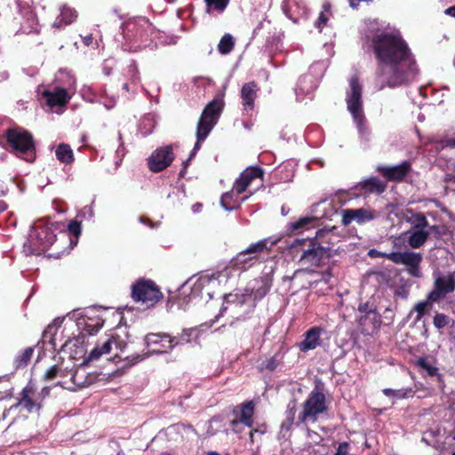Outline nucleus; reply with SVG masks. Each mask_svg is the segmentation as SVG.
Segmentation results:
<instances>
[{"instance_id":"nucleus-1","label":"nucleus","mask_w":455,"mask_h":455,"mask_svg":"<svg viewBox=\"0 0 455 455\" xmlns=\"http://www.w3.org/2000/svg\"><path fill=\"white\" fill-rule=\"evenodd\" d=\"M371 24L366 34L378 61L374 89L395 88L413 83L419 68L407 43L398 31L376 28Z\"/></svg>"},{"instance_id":"nucleus-2","label":"nucleus","mask_w":455,"mask_h":455,"mask_svg":"<svg viewBox=\"0 0 455 455\" xmlns=\"http://www.w3.org/2000/svg\"><path fill=\"white\" fill-rule=\"evenodd\" d=\"M238 275L239 273L230 261L220 264L215 271L193 276L188 281V283L191 284L190 296L204 298L205 295L211 299L218 290L235 279Z\"/></svg>"},{"instance_id":"nucleus-3","label":"nucleus","mask_w":455,"mask_h":455,"mask_svg":"<svg viewBox=\"0 0 455 455\" xmlns=\"http://www.w3.org/2000/svg\"><path fill=\"white\" fill-rule=\"evenodd\" d=\"M331 231L318 230L313 239H296L290 246L293 259L302 265L319 266L331 256L329 243L323 240Z\"/></svg>"},{"instance_id":"nucleus-4","label":"nucleus","mask_w":455,"mask_h":455,"mask_svg":"<svg viewBox=\"0 0 455 455\" xmlns=\"http://www.w3.org/2000/svg\"><path fill=\"white\" fill-rule=\"evenodd\" d=\"M346 103L347 111L350 113L357 129L361 143L368 145L371 140V132L363 108V86L356 76H353L348 81Z\"/></svg>"},{"instance_id":"nucleus-5","label":"nucleus","mask_w":455,"mask_h":455,"mask_svg":"<svg viewBox=\"0 0 455 455\" xmlns=\"http://www.w3.org/2000/svg\"><path fill=\"white\" fill-rule=\"evenodd\" d=\"M55 228L44 220L36 221L24 243V251L40 255L45 252L56 241Z\"/></svg>"},{"instance_id":"nucleus-6","label":"nucleus","mask_w":455,"mask_h":455,"mask_svg":"<svg viewBox=\"0 0 455 455\" xmlns=\"http://www.w3.org/2000/svg\"><path fill=\"white\" fill-rule=\"evenodd\" d=\"M7 149L27 162L34 161L36 147L33 136L27 130L14 126L5 133Z\"/></svg>"},{"instance_id":"nucleus-7","label":"nucleus","mask_w":455,"mask_h":455,"mask_svg":"<svg viewBox=\"0 0 455 455\" xmlns=\"http://www.w3.org/2000/svg\"><path fill=\"white\" fill-rule=\"evenodd\" d=\"M279 240V237H267L251 243L246 249L238 252L229 261L238 273L246 271L256 263L262 252L269 251Z\"/></svg>"},{"instance_id":"nucleus-8","label":"nucleus","mask_w":455,"mask_h":455,"mask_svg":"<svg viewBox=\"0 0 455 455\" xmlns=\"http://www.w3.org/2000/svg\"><path fill=\"white\" fill-rule=\"evenodd\" d=\"M224 107V101L222 97H218L209 102L204 108L200 120L197 124L196 137L197 141L196 142L193 150L198 151L200 144L204 141L210 132L212 130L214 125L220 116V113Z\"/></svg>"},{"instance_id":"nucleus-9","label":"nucleus","mask_w":455,"mask_h":455,"mask_svg":"<svg viewBox=\"0 0 455 455\" xmlns=\"http://www.w3.org/2000/svg\"><path fill=\"white\" fill-rule=\"evenodd\" d=\"M68 317L71 321L70 329L76 327L78 332L85 336L97 333L103 326V321L95 315L92 309L74 310L68 313Z\"/></svg>"},{"instance_id":"nucleus-10","label":"nucleus","mask_w":455,"mask_h":455,"mask_svg":"<svg viewBox=\"0 0 455 455\" xmlns=\"http://www.w3.org/2000/svg\"><path fill=\"white\" fill-rule=\"evenodd\" d=\"M132 297L135 301L141 302L149 307L157 303L163 294L153 281L140 279L132 285Z\"/></svg>"},{"instance_id":"nucleus-11","label":"nucleus","mask_w":455,"mask_h":455,"mask_svg":"<svg viewBox=\"0 0 455 455\" xmlns=\"http://www.w3.org/2000/svg\"><path fill=\"white\" fill-rule=\"evenodd\" d=\"M62 342H60V350L68 352L71 356H76L84 353V344L85 342L86 336L81 332L77 335L71 331L70 327L67 328V324L60 331Z\"/></svg>"},{"instance_id":"nucleus-12","label":"nucleus","mask_w":455,"mask_h":455,"mask_svg":"<svg viewBox=\"0 0 455 455\" xmlns=\"http://www.w3.org/2000/svg\"><path fill=\"white\" fill-rule=\"evenodd\" d=\"M387 259L395 264H403L408 273L414 277L420 276L419 264L422 260L420 253L413 251L389 252Z\"/></svg>"},{"instance_id":"nucleus-13","label":"nucleus","mask_w":455,"mask_h":455,"mask_svg":"<svg viewBox=\"0 0 455 455\" xmlns=\"http://www.w3.org/2000/svg\"><path fill=\"white\" fill-rule=\"evenodd\" d=\"M174 160L172 146L156 148L148 159V165L151 172H159L171 165Z\"/></svg>"},{"instance_id":"nucleus-14","label":"nucleus","mask_w":455,"mask_h":455,"mask_svg":"<svg viewBox=\"0 0 455 455\" xmlns=\"http://www.w3.org/2000/svg\"><path fill=\"white\" fill-rule=\"evenodd\" d=\"M328 409L326 400H306L303 403V411L299 417L300 422H315L317 417Z\"/></svg>"},{"instance_id":"nucleus-15","label":"nucleus","mask_w":455,"mask_h":455,"mask_svg":"<svg viewBox=\"0 0 455 455\" xmlns=\"http://www.w3.org/2000/svg\"><path fill=\"white\" fill-rule=\"evenodd\" d=\"M43 98L50 108L63 107L71 99V95L64 88L55 86L52 89L41 91Z\"/></svg>"},{"instance_id":"nucleus-16","label":"nucleus","mask_w":455,"mask_h":455,"mask_svg":"<svg viewBox=\"0 0 455 455\" xmlns=\"http://www.w3.org/2000/svg\"><path fill=\"white\" fill-rule=\"evenodd\" d=\"M375 213L367 208L346 209L342 211V223L346 226L353 221L363 224L375 219Z\"/></svg>"},{"instance_id":"nucleus-17","label":"nucleus","mask_w":455,"mask_h":455,"mask_svg":"<svg viewBox=\"0 0 455 455\" xmlns=\"http://www.w3.org/2000/svg\"><path fill=\"white\" fill-rule=\"evenodd\" d=\"M62 342L60 327L55 324H50L46 327L42 334L38 346L43 349L49 351H56L59 343Z\"/></svg>"},{"instance_id":"nucleus-18","label":"nucleus","mask_w":455,"mask_h":455,"mask_svg":"<svg viewBox=\"0 0 455 455\" xmlns=\"http://www.w3.org/2000/svg\"><path fill=\"white\" fill-rule=\"evenodd\" d=\"M271 283V278L268 275H266L250 282L245 291L250 292L249 295L253 297V300H259L268 292Z\"/></svg>"},{"instance_id":"nucleus-19","label":"nucleus","mask_w":455,"mask_h":455,"mask_svg":"<svg viewBox=\"0 0 455 455\" xmlns=\"http://www.w3.org/2000/svg\"><path fill=\"white\" fill-rule=\"evenodd\" d=\"M411 169V164L408 161H404L400 164L394 166H378L377 170L380 172L383 176L388 180L400 181L409 172Z\"/></svg>"},{"instance_id":"nucleus-20","label":"nucleus","mask_w":455,"mask_h":455,"mask_svg":"<svg viewBox=\"0 0 455 455\" xmlns=\"http://www.w3.org/2000/svg\"><path fill=\"white\" fill-rule=\"evenodd\" d=\"M396 215L401 220L411 224L415 229L426 228L428 226V221L424 214L414 212L411 208L403 209Z\"/></svg>"},{"instance_id":"nucleus-21","label":"nucleus","mask_w":455,"mask_h":455,"mask_svg":"<svg viewBox=\"0 0 455 455\" xmlns=\"http://www.w3.org/2000/svg\"><path fill=\"white\" fill-rule=\"evenodd\" d=\"M335 208L332 202L329 199H323L314 204L310 208V216L315 222L319 220L328 219L333 215Z\"/></svg>"},{"instance_id":"nucleus-22","label":"nucleus","mask_w":455,"mask_h":455,"mask_svg":"<svg viewBox=\"0 0 455 455\" xmlns=\"http://www.w3.org/2000/svg\"><path fill=\"white\" fill-rule=\"evenodd\" d=\"M323 329L320 327H312L305 333V339L299 343V348L302 352H307L316 348L321 344V334Z\"/></svg>"},{"instance_id":"nucleus-23","label":"nucleus","mask_w":455,"mask_h":455,"mask_svg":"<svg viewBox=\"0 0 455 455\" xmlns=\"http://www.w3.org/2000/svg\"><path fill=\"white\" fill-rule=\"evenodd\" d=\"M254 403L252 400L243 403L240 405L238 417L231 421V426L235 428L239 423L251 427L253 425Z\"/></svg>"},{"instance_id":"nucleus-24","label":"nucleus","mask_w":455,"mask_h":455,"mask_svg":"<svg viewBox=\"0 0 455 455\" xmlns=\"http://www.w3.org/2000/svg\"><path fill=\"white\" fill-rule=\"evenodd\" d=\"M379 315L376 312L375 308H370L367 311V315H362L359 317L361 331L364 334L373 332L379 326Z\"/></svg>"},{"instance_id":"nucleus-25","label":"nucleus","mask_w":455,"mask_h":455,"mask_svg":"<svg viewBox=\"0 0 455 455\" xmlns=\"http://www.w3.org/2000/svg\"><path fill=\"white\" fill-rule=\"evenodd\" d=\"M258 90L259 89L255 82H249L243 85L241 90V98L245 111H251L253 109Z\"/></svg>"},{"instance_id":"nucleus-26","label":"nucleus","mask_w":455,"mask_h":455,"mask_svg":"<svg viewBox=\"0 0 455 455\" xmlns=\"http://www.w3.org/2000/svg\"><path fill=\"white\" fill-rule=\"evenodd\" d=\"M112 348V339H106L105 340L98 341L94 348L90 352L87 358L85 359V363H92L98 361L102 355L109 354Z\"/></svg>"},{"instance_id":"nucleus-27","label":"nucleus","mask_w":455,"mask_h":455,"mask_svg":"<svg viewBox=\"0 0 455 455\" xmlns=\"http://www.w3.org/2000/svg\"><path fill=\"white\" fill-rule=\"evenodd\" d=\"M251 195L252 192H251L249 196L239 199L235 192L232 190L221 196L220 204L224 210L231 212L238 208L240 204L245 202Z\"/></svg>"},{"instance_id":"nucleus-28","label":"nucleus","mask_w":455,"mask_h":455,"mask_svg":"<svg viewBox=\"0 0 455 455\" xmlns=\"http://www.w3.org/2000/svg\"><path fill=\"white\" fill-rule=\"evenodd\" d=\"M436 226H433L430 228L429 230H426L425 228L416 229L415 231L409 233L408 236V243L409 245L413 248L417 249L421 247L426 241L427 240L428 236L430 235L431 231H434L436 229Z\"/></svg>"},{"instance_id":"nucleus-29","label":"nucleus","mask_w":455,"mask_h":455,"mask_svg":"<svg viewBox=\"0 0 455 455\" xmlns=\"http://www.w3.org/2000/svg\"><path fill=\"white\" fill-rule=\"evenodd\" d=\"M435 287L444 295L455 290V276L453 274L438 275L435 280Z\"/></svg>"},{"instance_id":"nucleus-30","label":"nucleus","mask_w":455,"mask_h":455,"mask_svg":"<svg viewBox=\"0 0 455 455\" xmlns=\"http://www.w3.org/2000/svg\"><path fill=\"white\" fill-rule=\"evenodd\" d=\"M76 12L66 5L60 9V17L53 22V28H60L62 24L69 25L76 19Z\"/></svg>"},{"instance_id":"nucleus-31","label":"nucleus","mask_w":455,"mask_h":455,"mask_svg":"<svg viewBox=\"0 0 455 455\" xmlns=\"http://www.w3.org/2000/svg\"><path fill=\"white\" fill-rule=\"evenodd\" d=\"M26 22L21 24L20 30L22 33H38L39 25L35 13L28 8L25 12Z\"/></svg>"},{"instance_id":"nucleus-32","label":"nucleus","mask_w":455,"mask_h":455,"mask_svg":"<svg viewBox=\"0 0 455 455\" xmlns=\"http://www.w3.org/2000/svg\"><path fill=\"white\" fill-rule=\"evenodd\" d=\"M55 156L57 159L63 164H71L74 162L73 150L69 145L61 143L55 150Z\"/></svg>"},{"instance_id":"nucleus-33","label":"nucleus","mask_w":455,"mask_h":455,"mask_svg":"<svg viewBox=\"0 0 455 455\" xmlns=\"http://www.w3.org/2000/svg\"><path fill=\"white\" fill-rule=\"evenodd\" d=\"M179 344L180 341L178 340V337H172L169 334L164 333V336L163 337V342H161L160 347L156 348H152V353L161 354L168 352L173 349Z\"/></svg>"},{"instance_id":"nucleus-34","label":"nucleus","mask_w":455,"mask_h":455,"mask_svg":"<svg viewBox=\"0 0 455 455\" xmlns=\"http://www.w3.org/2000/svg\"><path fill=\"white\" fill-rule=\"evenodd\" d=\"M206 12L211 15L222 13L228 5L229 0H204Z\"/></svg>"},{"instance_id":"nucleus-35","label":"nucleus","mask_w":455,"mask_h":455,"mask_svg":"<svg viewBox=\"0 0 455 455\" xmlns=\"http://www.w3.org/2000/svg\"><path fill=\"white\" fill-rule=\"evenodd\" d=\"M33 354H34L33 347H26L24 350L20 352L16 355V357L13 361L15 370L25 367L28 364V363L30 361Z\"/></svg>"},{"instance_id":"nucleus-36","label":"nucleus","mask_w":455,"mask_h":455,"mask_svg":"<svg viewBox=\"0 0 455 455\" xmlns=\"http://www.w3.org/2000/svg\"><path fill=\"white\" fill-rule=\"evenodd\" d=\"M315 85L313 83L311 76H303L299 79L298 85L296 88L297 96L301 94H309Z\"/></svg>"},{"instance_id":"nucleus-37","label":"nucleus","mask_w":455,"mask_h":455,"mask_svg":"<svg viewBox=\"0 0 455 455\" xmlns=\"http://www.w3.org/2000/svg\"><path fill=\"white\" fill-rule=\"evenodd\" d=\"M363 188L370 192L381 194L386 189V184L378 178L372 177L363 182Z\"/></svg>"},{"instance_id":"nucleus-38","label":"nucleus","mask_w":455,"mask_h":455,"mask_svg":"<svg viewBox=\"0 0 455 455\" xmlns=\"http://www.w3.org/2000/svg\"><path fill=\"white\" fill-rule=\"evenodd\" d=\"M235 46V39L232 35L227 33L220 40L218 44V51L220 54H228Z\"/></svg>"},{"instance_id":"nucleus-39","label":"nucleus","mask_w":455,"mask_h":455,"mask_svg":"<svg viewBox=\"0 0 455 455\" xmlns=\"http://www.w3.org/2000/svg\"><path fill=\"white\" fill-rule=\"evenodd\" d=\"M262 170L258 167H250L244 170L239 176V179L250 186L251 181L257 178L262 177Z\"/></svg>"},{"instance_id":"nucleus-40","label":"nucleus","mask_w":455,"mask_h":455,"mask_svg":"<svg viewBox=\"0 0 455 455\" xmlns=\"http://www.w3.org/2000/svg\"><path fill=\"white\" fill-rule=\"evenodd\" d=\"M315 222L313 220L311 216H305L299 218L298 220L291 222L290 230L299 231L302 229H307L311 227H315Z\"/></svg>"},{"instance_id":"nucleus-41","label":"nucleus","mask_w":455,"mask_h":455,"mask_svg":"<svg viewBox=\"0 0 455 455\" xmlns=\"http://www.w3.org/2000/svg\"><path fill=\"white\" fill-rule=\"evenodd\" d=\"M16 406L29 413L38 411L41 408V405L36 403V400H18Z\"/></svg>"},{"instance_id":"nucleus-42","label":"nucleus","mask_w":455,"mask_h":455,"mask_svg":"<svg viewBox=\"0 0 455 455\" xmlns=\"http://www.w3.org/2000/svg\"><path fill=\"white\" fill-rule=\"evenodd\" d=\"M164 333H148L145 336L144 341L147 347L150 348L154 346H157L158 347L163 342V337Z\"/></svg>"},{"instance_id":"nucleus-43","label":"nucleus","mask_w":455,"mask_h":455,"mask_svg":"<svg viewBox=\"0 0 455 455\" xmlns=\"http://www.w3.org/2000/svg\"><path fill=\"white\" fill-rule=\"evenodd\" d=\"M417 364L419 367H420V369L425 371L427 372V374L429 376H435L437 374V371H438L437 368L431 365L425 358H419L417 361Z\"/></svg>"},{"instance_id":"nucleus-44","label":"nucleus","mask_w":455,"mask_h":455,"mask_svg":"<svg viewBox=\"0 0 455 455\" xmlns=\"http://www.w3.org/2000/svg\"><path fill=\"white\" fill-rule=\"evenodd\" d=\"M278 365H279L278 359L276 358V356H273L271 358H268V359L263 361L259 364V370L260 371L267 370L269 371H274L277 368Z\"/></svg>"},{"instance_id":"nucleus-45","label":"nucleus","mask_w":455,"mask_h":455,"mask_svg":"<svg viewBox=\"0 0 455 455\" xmlns=\"http://www.w3.org/2000/svg\"><path fill=\"white\" fill-rule=\"evenodd\" d=\"M94 217V211L92 205H85L81 209L79 213L77 214V218L81 220H91Z\"/></svg>"},{"instance_id":"nucleus-46","label":"nucleus","mask_w":455,"mask_h":455,"mask_svg":"<svg viewBox=\"0 0 455 455\" xmlns=\"http://www.w3.org/2000/svg\"><path fill=\"white\" fill-rule=\"evenodd\" d=\"M430 307L431 305L427 300L419 301L415 305L414 309L417 312V321L421 319L427 308Z\"/></svg>"},{"instance_id":"nucleus-47","label":"nucleus","mask_w":455,"mask_h":455,"mask_svg":"<svg viewBox=\"0 0 455 455\" xmlns=\"http://www.w3.org/2000/svg\"><path fill=\"white\" fill-rule=\"evenodd\" d=\"M449 323V317L444 314H436L434 317V325L437 329L444 328Z\"/></svg>"},{"instance_id":"nucleus-48","label":"nucleus","mask_w":455,"mask_h":455,"mask_svg":"<svg viewBox=\"0 0 455 455\" xmlns=\"http://www.w3.org/2000/svg\"><path fill=\"white\" fill-rule=\"evenodd\" d=\"M148 356V354L137 355H133V356H126L124 359V366H128V367L132 366V365L138 363L139 362H141Z\"/></svg>"},{"instance_id":"nucleus-49","label":"nucleus","mask_w":455,"mask_h":455,"mask_svg":"<svg viewBox=\"0 0 455 455\" xmlns=\"http://www.w3.org/2000/svg\"><path fill=\"white\" fill-rule=\"evenodd\" d=\"M443 296H444V294L435 287V290L428 293L426 300L432 306L434 302L438 301Z\"/></svg>"},{"instance_id":"nucleus-50","label":"nucleus","mask_w":455,"mask_h":455,"mask_svg":"<svg viewBox=\"0 0 455 455\" xmlns=\"http://www.w3.org/2000/svg\"><path fill=\"white\" fill-rule=\"evenodd\" d=\"M109 339H112L113 346L115 345V347L116 350L123 352L126 348L127 342L124 339H122L119 335H117L116 337H110Z\"/></svg>"},{"instance_id":"nucleus-51","label":"nucleus","mask_w":455,"mask_h":455,"mask_svg":"<svg viewBox=\"0 0 455 455\" xmlns=\"http://www.w3.org/2000/svg\"><path fill=\"white\" fill-rule=\"evenodd\" d=\"M68 231L76 235V237H78L81 234V223L77 220H72L69 222L68 224Z\"/></svg>"},{"instance_id":"nucleus-52","label":"nucleus","mask_w":455,"mask_h":455,"mask_svg":"<svg viewBox=\"0 0 455 455\" xmlns=\"http://www.w3.org/2000/svg\"><path fill=\"white\" fill-rule=\"evenodd\" d=\"M247 188V184L239 178H237L233 186V191H235V194L239 196L240 194L243 193Z\"/></svg>"},{"instance_id":"nucleus-53","label":"nucleus","mask_w":455,"mask_h":455,"mask_svg":"<svg viewBox=\"0 0 455 455\" xmlns=\"http://www.w3.org/2000/svg\"><path fill=\"white\" fill-rule=\"evenodd\" d=\"M193 332H194V329H192V328L184 329L182 333L180 336H177L178 340L180 341V344L189 342Z\"/></svg>"},{"instance_id":"nucleus-54","label":"nucleus","mask_w":455,"mask_h":455,"mask_svg":"<svg viewBox=\"0 0 455 455\" xmlns=\"http://www.w3.org/2000/svg\"><path fill=\"white\" fill-rule=\"evenodd\" d=\"M383 395L386 396H394L396 398H404L405 394L402 392V390L392 389V388H385L382 390Z\"/></svg>"},{"instance_id":"nucleus-55","label":"nucleus","mask_w":455,"mask_h":455,"mask_svg":"<svg viewBox=\"0 0 455 455\" xmlns=\"http://www.w3.org/2000/svg\"><path fill=\"white\" fill-rule=\"evenodd\" d=\"M118 141H119V147L116 149V156L119 157V160L116 161V165H118L120 164V162L122 161V158L124 156V154H125L124 148V141H123L122 134L120 132L118 133Z\"/></svg>"},{"instance_id":"nucleus-56","label":"nucleus","mask_w":455,"mask_h":455,"mask_svg":"<svg viewBox=\"0 0 455 455\" xmlns=\"http://www.w3.org/2000/svg\"><path fill=\"white\" fill-rule=\"evenodd\" d=\"M327 20H328V17L326 16V14L324 12H322L319 14V17H318L317 20L315 21V26L320 31H322L323 28L326 25Z\"/></svg>"},{"instance_id":"nucleus-57","label":"nucleus","mask_w":455,"mask_h":455,"mask_svg":"<svg viewBox=\"0 0 455 455\" xmlns=\"http://www.w3.org/2000/svg\"><path fill=\"white\" fill-rule=\"evenodd\" d=\"M349 450V443L347 442L340 443L338 446V455H347Z\"/></svg>"},{"instance_id":"nucleus-58","label":"nucleus","mask_w":455,"mask_h":455,"mask_svg":"<svg viewBox=\"0 0 455 455\" xmlns=\"http://www.w3.org/2000/svg\"><path fill=\"white\" fill-rule=\"evenodd\" d=\"M59 369L56 366L50 367L44 374L46 379H52L57 376Z\"/></svg>"},{"instance_id":"nucleus-59","label":"nucleus","mask_w":455,"mask_h":455,"mask_svg":"<svg viewBox=\"0 0 455 455\" xmlns=\"http://www.w3.org/2000/svg\"><path fill=\"white\" fill-rule=\"evenodd\" d=\"M389 253H386V252H381L376 249H371L369 251H368V255L369 257L371 258H387V255Z\"/></svg>"},{"instance_id":"nucleus-60","label":"nucleus","mask_w":455,"mask_h":455,"mask_svg":"<svg viewBox=\"0 0 455 455\" xmlns=\"http://www.w3.org/2000/svg\"><path fill=\"white\" fill-rule=\"evenodd\" d=\"M370 308H374L372 305H370L368 302L366 303H363V304H360L359 305V307H358V310L359 312L362 314V315H367V311L370 309Z\"/></svg>"},{"instance_id":"nucleus-61","label":"nucleus","mask_w":455,"mask_h":455,"mask_svg":"<svg viewBox=\"0 0 455 455\" xmlns=\"http://www.w3.org/2000/svg\"><path fill=\"white\" fill-rule=\"evenodd\" d=\"M444 13L448 16H451V17L455 18V5L445 9Z\"/></svg>"},{"instance_id":"nucleus-62","label":"nucleus","mask_w":455,"mask_h":455,"mask_svg":"<svg viewBox=\"0 0 455 455\" xmlns=\"http://www.w3.org/2000/svg\"><path fill=\"white\" fill-rule=\"evenodd\" d=\"M202 208H203V205L199 203H196L195 204L192 205V212L194 213H198L202 211Z\"/></svg>"},{"instance_id":"nucleus-63","label":"nucleus","mask_w":455,"mask_h":455,"mask_svg":"<svg viewBox=\"0 0 455 455\" xmlns=\"http://www.w3.org/2000/svg\"><path fill=\"white\" fill-rule=\"evenodd\" d=\"M237 298V295H235V294H228V295H225V301L226 303H230V302H235V299Z\"/></svg>"},{"instance_id":"nucleus-64","label":"nucleus","mask_w":455,"mask_h":455,"mask_svg":"<svg viewBox=\"0 0 455 455\" xmlns=\"http://www.w3.org/2000/svg\"><path fill=\"white\" fill-rule=\"evenodd\" d=\"M82 39L85 45H90L92 42V35L85 36L82 37Z\"/></svg>"}]
</instances>
